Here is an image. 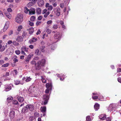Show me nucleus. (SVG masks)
I'll return each mask as SVG.
<instances>
[{
    "instance_id": "nucleus-50",
    "label": "nucleus",
    "mask_w": 121,
    "mask_h": 121,
    "mask_svg": "<svg viewBox=\"0 0 121 121\" xmlns=\"http://www.w3.org/2000/svg\"><path fill=\"white\" fill-rule=\"evenodd\" d=\"M41 23V22L40 21H38L36 23V25L38 26L40 25Z\"/></svg>"
},
{
    "instance_id": "nucleus-62",
    "label": "nucleus",
    "mask_w": 121,
    "mask_h": 121,
    "mask_svg": "<svg viewBox=\"0 0 121 121\" xmlns=\"http://www.w3.org/2000/svg\"><path fill=\"white\" fill-rule=\"evenodd\" d=\"M4 63V61L3 60H0V65H1Z\"/></svg>"
},
{
    "instance_id": "nucleus-41",
    "label": "nucleus",
    "mask_w": 121,
    "mask_h": 121,
    "mask_svg": "<svg viewBox=\"0 0 121 121\" xmlns=\"http://www.w3.org/2000/svg\"><path fill=\"white\" fill-rule=\"evenodd\" d=\"M9 63H7L2 65V67H7L9 66Z\"/></svg>"
},
{
    "instance_id": "nucleus-2",
    "label": "nucleus",
    "mask_w": 121,
    "mask_h": 121,
    "mask_svg": "<svg viewBox=\"0 0 121 121\" xmlns=\"http://www.w3.org/2000/svg\"><path fill=\"white\" fill-rule=\"evenodd\" d=\"M119 107L117 104H111L108 108V111L109 112H111L112 111H114Z\"/></svg>"
},
{
    "instance_id": "nucleus-54",
    "label": "nucleus",
    "mask_w": 121,
    "mask_h": 121,
    "mask_svg": "<svg viewBox=\"0 0 121 121\" xmlns=\"http://www.w3.org/2000/svg\"><path fill=\"white\" fill-rule=\"evenodd\" d=\"M52 9V7L50 5L48 7V9L49 10L51 11Z\"/></svg>"
},
{
    "instance_id": "nucleus-31",
    "label": "nucleus",
    "mask_w": 121,
    "mask_h": 121,
    "mask_svg": "<svg viewBox=\"0 0 121 121\" xmlns=\"http://www.w3.org/2000/svg\"><path fill=\"white\" fill-rule=\"evenodd\" d=\"M36 12L38 14H40L41 12V9L39 8H38L36 9Z\"/></svg>"
},
{
    "instance_id": "nucleus-25",
    "label": "nucleus",
    "mask_w": 121,
    "mask_h": 121,
    "mask_svg": "<svg viewBox=\"0 0 121 121\" xmlns=\"http://www.w3.org/2000/svg\"><path fill=\"white\" fill-rule=\"evenodd\" d=\"M41 52H39V50L38 49H36L35 52V54L38 55H39L41 54Z\"/></svg>"
},
{
    "instance_id": "nucleus-43",
    "label": "nucleus",
    "mask_w": 121,
    "mask_h": 121,
    "mask_svg": "<svg viewBox=\"0 0 121 121\" xmlns=\"http://www.w3.org/2000/svg\"><path fill=\"white\" fill-rule=\"evenodd\" d=\"M49 14V12H47L46 13L44 14V17H46Z\"/></svg>"
},
{
    "instance_id": "nucleus-55",
    "label": "nucleus",
    "mask_w": 121,
    "mask_h": 121,
    "mask_svg": "<svg viewBox=\"0 0 121 121\" xmlns=\"http://www.w3.org/2000/svg\"><path fill=\"white\" fill-rule=\"evenodd\" d=\"M47 12V10L46 9H45L42 12V13L43 14H44L46 13Z\"/></svg>"
},
{
    "instance_id": "nucleus-16",
    "label": "nucleus",
    "mask_w": 121,
    "mask_h": 121,
    "mask_svg": "<svg viewBox=\"0 0 121 121\" xmlns=\"http://www.w3.org/2000/svg\"><path fill=\"white\" fill-rule=\"evenodd\" d=\"M17 57L16 56H14L13 58V61L14 64H15L18 61V60L17 59Z\"/></svg>"
},
{
    "instance_id": "nucleus-7",
    "label": "nucleus",
    "mask_w": 121,
    "mask_h": 121,
    "mask_svg": "<svg viewBox=\"0 0 121 121\" xmlns=\"http://www.w3.org/2000/svg\"><path fill=\"white\" fill-rule=\"evenodd\" d=\"M49 96L48 95H44L43 96V99L44 100V105L46 104L49 99Z\"/></svg>"
},
{
    "instance_id": "nucleus-37",
    "label": "nucleus",
    "mask_w": 121,
    "mask_h": 121,
    "mask_svg": "<svg viewBox=\"0 0 121 121\" xmlns=\"http://www.w3.org/2000/svg\"><path fill=\"white\" fill-rule=\"evenodd\" d=\"M52 20H50L48 21L47 22V24L50 26L52 24Z\"/></svg>"
},
{
    "instance_id": "nucleus-21",
    "label": "nucleus",
    "mask_w": 121,
    "mask_h": 121,
    "mask_svg": "<svg viewBox=\"0 0 121 121\" xmlns=\"http://www.w3.org/2000/svg\"><path fill=\"white\" fill-rule=\"evenodd\" d=\"M13 98L11 96H9L7 99V101L9 103L13 99Z\"/></svg>"
},
{
    "instance_id": "nucleus-64",
    "label": "nucleus",
    "mask_w": 121,
    "mask_h": 121,
    "mask_svg": "<svg viewBox=\"0 0 121 121\" xmlns=\"http://www.w3.org/2000/svg\"><path fill=\"white\" fill-rule=\"evenodd\" d=\"M118 81L119 82H121V78L119 77L118 78Z\"/></svg>"
},
{
    "instance_id": "nucleus-6",
    "label": "nucleus",
    "mask_w": 121,
    "mask_h": 121,
    "mask_svg": "<svg viewBox=\"0 0 121 121\" xmlns=\"http://www.w3.org/2000/svg\"><path fill=\"white\" fill-rule=\"evenodd\" d=\"M13 86V85L10 84L6 85L4 86V91H8L11 89L12 87Z\"/></svg>"
},
{
    "instance_id": "nucleus-52",
    "label": "nucleus",
    "mask_w": 121,
    "mask_h": 121,
    "mask_svg": "<svg viewBox=\"0 0 121 121\" xmlns=\"http://www.w3.org/2000/svg\"><path fill=\"white\" fill-rule=\"evenodd\" d=\"M92 98L94 99H98V96H92Z\"/></svg>"
},
{
    "instance_id": "nucleus-34",
    "label": "nucleus",
    "mask_w": 121,
    "mask_h": 121,
    "mask_svg": "<svg viewBox=\"0 0 121 121\" xmlns=\"http://www.w3.org/2000/svg\"><path fill=\"white\" fill-rule=\"evenodd\" d=\"M24 12L26 13H27L29 12V10H28V8L26 7H25L24 9Z\"/></svg>"
},
{
    "instance_id": "nucleus-8",
    "label": "nucleus",
    "mask_w": 121,
    "mask_h": 121,
    "mask_svg": "<svg viewBox=\"0 0 121 121\" xmlns=\"http://www.w3.org/2000/svg\"><path fill=\"white\" fill-rule=\"evenodd\" d=\"M55 14L57 16H59L60 15V9L59 8H56L54 9Z\"/></svg>"
},
{
    "instance_id": "nucleus-39",
    "label": "nucleus",
    "mask_w": 121,
    "mask_h": 121,
    "mask_svg": "<svg viewBox=\"0 0 121 121\" xmlns=\"http://www.w3.org/2000/svg\"><path fill=\"white\" fill-rule=\"evenodd\" d=\"M58 27V25L56 24H54L52 28L54 29H57Z\"/></svg>"
},
{
    "instance_id": "nucleus-20",
    "label": "nucleus",
    "mask_w": 121,
    "mask_h": 121,
    "mask_svg": "<svg viewBox=\"0 0 121 121\" xmlns=\"http://www.w3.org/2000/svg\"><path fill=\"white\" fill-rule=\"evenodd\" d=\"M17 99L18 101L20 102H22L24 100L23 98L21 97L18 96L17 97Z\"/></svg>"
},
{
    "instance_id": "nucleus-28",
    "label": "nucleus",
    "mask_w": 121,
    "mask_h": 121,
    "mask_svg": "<svg viewBox=\"0 0 121 121\" xmlns=\"http://www.w3.org/2000/svg\"><path fill=\"white\" fill-rule=\"evenodd\" d=\"M21 48L26 52H28V49L26 48L25 46H23Z\"/></svg>"
},
{
    "instance_id": "nucleus-22",
    "label": "nucleus",
    "mask_w": 121,
    "mask_h": 121,
    "mask_svg": "<svg viewBox=\"0 0 121 121\" xmlns=\"http://www.w3.org/2000/svg\"><path fill=\"white\" fill-rule=\"evenodd\" d=\"M41 111L42 112H45L46 111V107L44 106L41 107Z\"/></svg>"
},
{
    "instance_id": "nucleus-10",
    "label": "nucleus",
    "mask_w": 121,
    "mask_h": 121,
    "mask_svg": "<svg viewBox=\"0 0 121 121\" xmlns=\"http://www.w3.org/2000/svg\"><path fill=\"white\" fill-rule=\"evenodd\" d=\"M31 79V78L29 77H24L22 78V81H24L25 80V81L26 82H28L30 81Z\"/></svg>"
},
{
    "instance_id": "nucleus-42",
    "label": "nucleus",
    "mask_w": 121,
    "mask_h": 121,
    "mask_svg": "<svg viewBox=\"0 0 121 121\" xmlns=\"http://www.w3.org/2000/svg\"><path fill=\"white\" fill-rule=\"evenodd\" d=\"M52 30L49 29H47L46 30V32L48 34H50Z\"/></svg>"
},
{
    "instance_id": "nucleus-15",
    "label": "nucleus",
    "mask_w": 121,
    "mask_h": 121,
    "mask_svg": "<svg viewBox=\"0 0 121 121\" xmlns=\"http://www.w3.org/2000/svg\"><path fill=\"white\" fill-rule=\"evenodd\" d=\"M38 4L39 6H42L44 4V1L43 0H39L38 2Z\"/></svg>"
},
{
    "instance_id": "nucleus-27",
    "label": "nucleus",
    "mask_w": 121,
    "mask_h": 121,
    "mask_svg": "<svg viewBox=\"0 0 121 121\" xmlns=\"http://www.w3.org/2000/svg\"><path fill=\"white\" fill-rule=\"evenodd\" d=\"M57 77H60V80L62 81L63 80V79H62V78L63 79H64V78L63 77V75L58 74H57Z\"/></svg>"
},
{
    "instance_id": "nucleus-5",
    "label": "nucleus",
    "mask_w": 121,
    "mask_h": 121,
    "mask_svg": "<svg viewBox=\"0 0 121 121\" xmlns=\"http://www.w3.org/2000/svg\"><path fill=\"white\" fill-rule=\"evenodd\" d=\"M61 37V35L59 32H57L54 36V39L56 40L55 42L58 41L60 39Z\"/></svg>"
},
{
    "instance_id": "nucleus-12",
    "label": "nucleus",
    "mask_w": 121,
    "mask_h": 121,
    "mask_svg": "<svg viewBox=\"0 0 121 121\" xmlns=\"http://www.w3.org/2000/svg\"><path fill=\"white\" fill-rule=\"evenodd\" d=\"M15 116V112L13 111H11L10 113V117L11 118H13Z\"/></svg>"
},
{
    "instance_id": "nucleus-36",
    "label": "nucleus",
    "mask_w": 121,
    "mask_h": 121,
    "mask_svg": "<svg viewBox=\"0 0 121 121\" xmlns=\"http://www.w3.org/2000/svg\"><path fill=\"white\" fill-rule=\"evenodd\" d=\"M99 97V98L98 99H99L103 101L104 100L103 99V96L101 95H98Z\"/></svg>"
},
{
    "instance_id": "nucleus-24",
    "label": "nucleus",
    "mask_w": 121,
    "mask_h": 121,
    "mask_svg": "<svg viewBox=\"0 0 121 121\" xmlns=\"http://www.w3.org/2000/svg\"><path fill=\"white\" fill-rule=\"evenodd\" d=\"M5 14L6 16L9 19H11V16L10 13H6Z\"/></svg>"
},
{
    "instance_id": "nucleus-51",
    "label": "nucleus",
    "mask_w": 121,
    "mask_h": 121,
    "mask_svg": "<svg viewBox=\"0 0 121 121\" xmlns=\"http://www.w3.org/2000/svg\"><path fill=\"white\" fill-rule=\"evenodd\" d=\"M7 10L8 12H11L12 11V9L10 8H9L7 9Z\"/></svg>"
},
{
    "instance_id": "nucleus-18",
    "label": "nucleus",
    "mask_w": 121,
    "mask_h": 121,
    "mask_svg": "<svg viewBox=\"0 0 121 121\" xmlns=\"http://www.w3.org/2000/svg\"><path fill=\"white\" fill-rule=\"evenodd\" d=\"M28 109L27 107V106L26 107H23L22 110V112L23 113H26L28 111Z\"/></svg>"
},
{
    "instance_id": "nucleus-30",
    "label": "nucleus",
    "mask_w": 121,
    "mask_h": 121,
    "mask_svg": "<svg viewBox=\"0 0 121 121\" xmlns=\"http://www.w3.org/2000/svg\"><path fill=\"white\" fill-rule=\"evenodd\" d=\"M70 10L69 8L68 7L65 8L64 10V12H65L66 11L67 12V13H68V11Z\"/></svg>"
},
{
    "instance_id": "nucleus-1",
    "label": "nucleus",
    "mask_w": 121,
    "mask_h": 121,
    "mask_svg": "<svg viewBox=\"0 0 121 121\" xmlns=\"http://www.w3.org/2000/svg\"><path fill=\"white\" fill-rule=\"evenodd\" d=\"M31 63L32 65L35 64V69L36 70H39L40 69L42 66H43L45 64V59H42L38 61L37 63L34 60L31 61Z\"/></svg>"
},
{
    "instance_id": "nucleus-46",
    "label": "nucleus",
    "mask_w": 121,
    "mask_h": 121,
    "mask_svg": "<svg viewBox=\"0 0 121 121\" xmlns=\"http://www.w3.org/2000/svg\"><path fill=\"white\" fill-rule=\"evenodd\" d=\"M18 102L16 100H13L12 101V103L13 104H17L18 103Z\"/></svg>"
},
{
    "instance_id": "nucleus-47",
    "label": "nucleus",
    "mask_w": 121,
    "mask_h": 121,
    "mask_svg": "<svg viewBox=\"0 0 121 121\" xmlns=\"http://www.w3.org/2000/svg\"><path fill=\"white\" fill-rule=\"evenodd\" d=\"M86 120L87 121H90L91 119L89 116H87L86 117Z\"/></svg>"
},
{
    "instance_id": "nucleus-17",
    "label": "nucleus",
    "mask_w": 121,
    "mask_h": 121,
    "mask_svg": "<svg viewBox=\"0 0 121 121\" xmlns=\"http://www.w3.org/2000/svg\"><path fill=\"white\" fill-rule=\"evenodd\" d=\"M99 107V105L97 103H96L94 105V108L96 111L97 110Z\"/></svg>"
},
{
    "instance_id": "nucleus-19",
    "label": "nucleus",
    "mask_w": 121,
    "mask_h": 121,
    "mask_svg": "<svg viewBox=\"0 0 121 121\" xmlns=\"http://www.w3.org/2000/svg\"><path fill=\"white\" fill-rule=\"evenodd\" d=\"M99 118L102 120H105L106 118V115H101L99 117Z\"/></svg>"
},
{
    "instance_id": "nucleus-29",
    "label": "nucleus",
    "mask_w": 121,
    "mask_h": 121,
    "mask_svg": "<svg viewBox=\"0 0 121 121\" xmlns=\"http://www.w3.org/2000/svg\"><path fill=\"white\" fill-rule=\"evenodd\" d=\"M34 31V28L31 27L29 29V33L30 34H32L33 32Z\"/></svg>"
},
{
    "instance_id": "nucleus-11",
    "label": "nucleus",
    "mask_w": 121,
    "mask_h": 121,
    "mask_svg": "<svg viewBox=\"0 0 121 121\" xmlns=\"http://www.w3.org/2000/svg\"><path fill=\"white\" fill-rule=\"evenodd\" d=\"M26 106L28 109L31 111L33 110L34 109V106L32 105H28Z\"/></svg>"
},
{
    "instance_id": "nucleus-63",
    "label": "nucleus",
    "mask_w": 121,
    "mask_h": 121,
    "mask_svg": "<svg viewBox=\"0 0 121 121\" xmlns=\"http://www.w3.org/2000/svg\"><path fill=\"white\" fill-rule=\"evenodd\" d=\"M106 119L107 121H111V119L109 117H107Z\"/></svg>"
},
{
    "instance_id": "nucleus-23",
    "label": "nucleus",
    "mask_w": 121,
    "mask_h": 121,
    "mask_svg": "<svg viewBox=\"0 0 121 121\" xmlns=\"http://www.w3.org/2000/svg\"><path fill=\"white\" fill-rule=\"evenodd\" d=\"M37 40L36 38H33L32 39H31L29 41V42L30 43H33L36 42Z\"/></svg>"
},
{
    "instance_id": "nucleus-40",
    "label": "nucleus",
    "mask_w": 121,
    "mask_h": 121,
    "mask_svg": "<svg viewBox=\"0 0 121 121\" xmlns=\"http://www.w3.org/2000/svg\"><path fill=\"white\" fill-rule=\"evenodd\" d=\"M30 20L31 21H33L35 20V17L34 16H32L30 18Z\"/></svg>"
},
{
    "instance_id": "nucleus-35",
    "label": "nucleus",
    "mask_w": 121,
    "mask_h": 121,
    "mask_svg": "<svg viewBox=\"0 0 121 121\" xmlns=\"http://www.w3.org/2000/svg\"><path fill=\"white\" fill-rule=\"evenodd\" d=\"M13 44L15 46H17L19 45V43L15 41H13Z\"/></svg>"
},
{
    "instance_id": "nucleus-32",
    "label": "nucleus",
    "mask_w": 121,
    "mask_h": 121,
    "mask_svg": "<svg viewBox=\"0 0 121 121\" xmlns=\"http://www.w3.org/2000/svg\"><path fill=\"white\" fill-rule=\"evenodd\" d=\"M41 79L42 82L44 83H46V80L42 76H41Z\"/></svg>"
},
{
    "instance_id": "nucleus-9",
    "label": "nucleus",
    "mask_w": 121,
    "mask_h": 121,
    "mask_svg": "<svg viewBox=\"0 0 121 121\" xmlns=\"http://www.w3.org/2000/svg\"><path fill=\"white\" fill-rule=\"evenodd\" d=\"M35 9L33 8H31L29 10V14L30 15H32L35 14Z\"/></svg>"
},
{
    "instance_id": "nucleus-58",
    "label": "nucleus",
    "mask_w": 121,
    "mask_h": 121,
    "mask_svg": "<svg viewBox=\"0 0 121 121\" xmlns=\"http://www.w3.org/2000/svg\"><path fill=\"white\" fill-rule=\"evenodd\" d=\"M26 32L24 31L22 34V36H23L24 37L26 35Z\"/></svg>"
},
{
    "instance_id": "nucleus-61",
    "label": "nucleus",
    "mask_w": 121,
    "mask_h": 121,
    "mask_svg": "<svg viewBox=\"0 0 121 121\" xmlns=\"http://www.w3.org/2000/svg\"><path fill=\"white\" fill-rule=\"evenodd\" d=\"M41 33V31L39 30H38L36 33V34L37 35H38L39 34H40Z\"/></svg>"
},
{
    "instance_id": "nucleus-57",
    "label": "nucleus",
    "mask_w": 121,
    "mask_h": 121,
    "mask_svg": "<svg viewBox=\"0 0 121 121\" xmlns=\"http://www.w3.org/2000/svg\"><path fill=\"white\" fill-rule=\"evenodd\" d=\"M29 25L31 26H32L34 25V23L32 22H30V21H29Z\"/></svg>"
},
{
    "instance_id": "nucleus-3",
    "label": "nucleus",
    "mask_w": 121,
    "mask_h": 121,
    "mask_svg": "<svg viewBox=\"0 0 121 121\" xmlns=\"http://www.w3.org/2000/svg\"><path fill=\"white\" fill-rule=\"evenodd\" d=\"M23 15L22 14H17L15 19V21L18 23L21 24L23 20Z\"/></svg>"
},
{
    "instance_id": "nucleus-4",
    "label": "nucleus",
    "mask_w": 121,
    "mask_h": 121,
    "mask_svg": "<svg viewBox=\"0 0 121 121\" xmlns=\"http://www.w3.org/2000/svg\"><path fill=\"white\" fill-rule=\"evenodd\" d=\"M46 86L47 89L45 91V92L46 94L48 93L49 91L52 90V85L51 83H47L46 84Z\"/></svg>"
},
{
    "instance_id": "nucleus-14",
    "label": "nucleus",
    "mask_w": 121,
    "mask_h": 121,
    "mask_svg": "<svg viewBox=\"0 0 121 121\" xmlns=\"http://www.w3.org/2000/svg\"><path fill=\"white\" fill-rule=\"evenodd\" d=\"M16 40L18 42H21L23 41V38L21 36H18L16 39Z\"/></svg>"
},
{
    "instance_id": "nucleus-59",
    "label": "nucleus",
    "mask_w": 121,
    "mask_h": 121,
    "mask_svg": "<svg viewBox=\"0 0 121 121\" xmlns=\"http://www.w3.org/2000/svg\"><path fill=\"white\" fill-rule=\"evenodd\" d=\"M13 34V31L12 30L10 31L8 35H11Z\"/></svg>"
},
{
    "instance_id": "nucleus-48",
    "label": "nucleus",
    "mask_w": 121,
    "mask_h": 121,
    "mask_svg": "<svg viewBox=\"0 0 121 121\" xmlns=\"http://www.w3.org/2000/svg\"><path fill=\"white\" fill-rule=\"evenodd\" d=\"M15 52L16 53L17 55L21 53L20 51L19 50H16V51H15Z\"/></svg>"
},
{
    "instance_id": "nucleus-56",
    "label": "nucleus",
    "mask_w": 121,
    "mask_h": 121,
    "mask_svg": "<svg viewBox=\"0 0 121 121\" xmlns=\"http://www.w3.org/2000/svg\"><path fill=\"white\" fill-rule=\"evenodd\" d=\"M42 17L41 16H39L38 17V19L39 20H41L42 19Z\"/></svg>"
},
{
    "instance_id": "nucleus-38",
    "label": "nucleus",
    "mask_w": 121,
    "mask_h": 121,
    "mask_svg": "<svg viewBox=\"0 0 121 121\" xmlns=\"http://www.w3.org/2000/svg\"><path fill=\"white\" fill-rule=\"evenodd\" d=\"M30 59V57H28L26 60L25 61V63L26 64H27L29 62Z\"/></svg>"
},
{
    "instance_id": "nucleus-60",
    "label": "nucleus",
    "mask_w": 121,
    "mask_h": 121,
    "mask_svg": "<svg viewBox=\"0 0 121 121\" xmlns=\"http://www.w3.org/2000/svg\"><path fill=\"white\" fill-rule=\"evenodd\" d=\"M21 53L22 54L25 55L26 53H25L24 51L21 48Z\"/></svg>"
},
{
    "instance_id": "nucleus-44",
    "label": "nucleus",
    "mask_w": 121,
    "mask_h": 121,
    "mask_svg": "<svg viewBox=\"0 0 121 121\" xmlns=\"http://www.w3.org/2000/svg\"><path fill=\"white\" fill-rule=\"evenodd\" d=\"M9 21H7L5 23V26L9 27Z\"/></svg>"
},
{
    "instance_id": "nucleus-45",
    "label": "nucleus",
    "mask_w": 121,
    "mask_h": 121,
    "mask_svg": "<svg viewBox=\"0 0 121 121\" xmlns=\"http://www.w3.org/2000/svg\"><path fill=\"white\" fill-rule=\"evenodd\" d=\"M5 49V47L4 46H2V47L1 48L0 50L1 52H3V51Z\"/></svg>"
},
{
    "instance_id": "nucleus-49",
    "label": "nucleus",
    "mask_w": 121,
    "mask_h": 121,
    "mask_svg": "<svg viewBox=\"0 0 121 121\" xmlns=\"http://www.w3.org/2000/svg\"><path fill=\"white\" fill-rule=\"evenodd\" d=\"M9 72H7L6 73L5 75H4L3 76L5 77H6L9 75Z\"/></svg>"
},
{
    "instance_id": "nucleus-33",
    "label": "nucleus",
    "mask_w": 121,
    "mask_h": 121,
    "mask_svg": "<svg viewBox=\"0 0 121 121\" xmlns=\"http://www.w3.org/2000/svg\"><path fill=\"white\" fill-rule=\"evenodd\" d=\"M23 28V26L21 25H20L18 27L17 29V30L19 32L21 31V29Z\"/></svg>"
},
{
    "instance_id": "nucleus-13",
    "label": "nucleus",
    "mask_w": 121,
    "mask_h": 121,
    "mask_svg": "<svg viewBox=\"0 0 121 121\" xmlns=\"http://www.w3.org/2000/svg\"><path fill=\"white\" fill-rule=\"evenodd\" d=\"M15 83L16 85L21 84L23 85L24 83V82L22 81H19L18 80H15Z\"/></svg>"
},
{
    "instance_id": "nucleus-26",
    "label": "nucleus",
    "mask_w": 121,
    "mask_h": 121,
    "mask_svg": "<svg viewBox=\"0 0 121 121\" xmlns=\"http://www.w3.org/2000/svg\"><path fill=\"white\" fill-rule=\"evenodd\" d=\"M8 28V27L4 26L3 29L1 30V32L3 33L5 32L7 30Z\"/></svg>"
},
{
    "instance_id": "nucleus-53",
    "label": "nucleus",
    "mask_w": 121,
    "mask_h": 121,
    "mask_svg": "<svg viewBox=\"0 0 121 121\" xmlns=\"http://www.w3.org/2000/svg\"><path fill=\"white\" fill-rule=\"evenodd\" d=\"M13 42L11 40H9L7 42V43H6V44L7 45V44H11L13 43Z\"/></svg>"
}]
</instances>
